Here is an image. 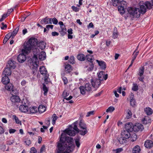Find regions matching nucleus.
Listing matches in <instances>:
<instances>
[{
    "label": "nucleus",
    "mask_w": 153,
    "mask_h": 153,
    "mask_svg": "<svg viewBox=\"0 0 153 153\" xmlns=\"http://www.w3.org/2000/svg\"><path fill=\"white\" fill-rule=\"evenodd\" d=\"M37 42V39L32 37L24 43L22 50V53L19 54L17 57L19 62L22 63L25 61L26 58L25 55H28L32 51L34 55V58L37 59L35 55L38 54L40 51L38 48H35Z\"/></svg>",
    "instance_id": "1"
},
{
    "label": "nucleus",
    "mask_w": 153,
    "mask_h": 153,
    "mask_svg": "<svg viewBox=\"0 0 153 153\" xmlns=\"http://www.w3.org/2000/svg\"><path fill=\"white\" fill-rule=\"evenodd\" d=\"M56 146V153H70L75 147L73 144L74 139L70 137H66L65 134L62 133Z\"/></svg>",
    "instance_id": "2"
},
{
    "label": "nucleus",
    "mask_w": 153,
    "mask_h": 153,
    "mask_svg": "<svg viewBox=\"0 0 153 153\" xmlns=\"http://www.w3.org/2000/svg\"><path fill=\"white\" fill-rule=\"evenodd\" d=\"M128 16L131 18H138L140 16L139 9L136 8L128 7L127 9Z\"/></svg>",
    "instance_id": "3"
},
{
    "label": "nucleus",
    "mask_w": 153,
    "mask_h": 153,
    "mask_svg": "<svg viewBox=\"0 0 153 153\" xmlns=\"http://www.w3.org/2000/svg\"><path fill=\"white\" fill-rule=\"evenodd\" d=\"M152 8L151 6V4L149 1L146 2L145 3H143L140 5L139 12L140 13L143 14L146 11L147 9H151Z\"/></svg>",
    "instance_id": "4"
},
{
    "label": "nucleus",
    "mask_w": 153,
    "mask_h": 153,
    "mask_svg": "<svg viewBox=\"0 0 153 153\" xmlns=\"http://www.w3.org/2000/svg\"><path fill=\"white\" fill-rule=\"evenodd\" d=\"M40 52V51H39ZM40 52L38 54L35 55V56L37 57V55L39 54V59L41 60H43L45 59L46 58V54L45 52L44 51H41L40 53ZM34 56L33 57V59H35V64L37 65V59H36L34 58Z\"/></svg>",
    "instance_id": "5"
},
{
    "label": "nucleus",
    "mask_w": 153,
    "mask_h": 153,
    "mask_svg": "<svg viewBox=\"0 0 153 153\" xmlns=\"http://www.w3.org/2000/svg\"><path fill=\"white\" fill-rule=\"evenodd\" d=\"M101 82L100 80L98 79H91V83L92 86L94 88H98L100 86Z\"/></svg>",
    "instance_id": "6"
},
{
    "label": "nucleus",
    "mask_w": 153,
    "mask_h": 153,
    "mask_svg": "<svg viewBox=\"0 0 153 153\" xmlns=\"http://www.w3.org/2000/svg\"><path fill=\"white\" fill-rule=\"evenodd\" d=\"M104 72L102 71H100L98 74L97 73L98 79L100 80L101 81H102L104 79L106 80L108 78V74H105Z\"/></svg>",
    "instance_id": "7"
},
{
    "label": "nucleus",
    "mask_w": 153,
    "mask_h": 153,
    "mask_svg": "<svg viewBox=\"0 0 153 153\" xmlns=\"http://www.w3.org/2000/svg\"><path fill=\"white\" fill-rule=\"evenodd\" d=\"M138 48V46H137V48L135 51L134 52L133 54H132V60L131 62V64L129 65L128 68L130 67L132 65L134 60L136 58L137 55L139 53V51L137 50Z\"/></svg>",
    "instance_id": "8"
},
{
    "label": "nucleus",
    "mask_w": 153,
    "mask_h": 153,
    "mask_svg": "<svg viewBox=\"0 0 153 153\" xmlns=\"http://www.w3.org/2000/svg\"><path fill=\"white\" fill-rule=\"evenodd\" d=\"M134 126L131 123H126L125 125V130L131 132L134 130Z\"/></svg>",
    "instance_id": "9"
},
{
    "label": "nucleus",
    "mask_w": 153,
    "mask_h": 153,
    "mask_svg": "<svg viewBox=\"0 0 153 153\" xmlns=\"http://www.w3.org/2000/svg\"><path fill=\"white\" fill-rule=\"evenodd\" d=\"M134 131H142L143 129V126L140 123L136 124L133 126Z\"/></svg>",
    "instance_id": "10"
},
{
    "label": "nucleus",
    "mask_w": 153,
    "mask_h": 153,
    "mask_svg": "<svg viewBox=\"0 0 153 153\" xmlns=\"http://www.w3.org/2000/svg\"><path fill=\"white\" fill-rule=\"evenodd\" d=\"M16 62L13 60L11 59L7 62V67H8L10 68L14 69L16 67Z\"/></svg>",
    "instance_id": "11"
},
{
    "label": "nucleus",
    "mask_w": 153,
    "mask_h": 153,
    "mask_svg": "<svg viewBox=\"0 0 153 153\" xmlns=\"http://www.w3.org/2000/svg\"><path fill=\"white\" fill-rule=\"evenodd\" d=\"M11 68L8 67H6L4 68V70L2 74V76L3 75H5L7 76H10L11 74Z\"/></svg>",
    "instance_id": "12"
},
{
    "label": "nucleus",
    "mask_w": 153,
    "mask_h": 153,
    "mask_svg": "<svg viewBox=\"0 0 153 153\" xmlns=\"http://www.w3.org/2000/svg\"><path fill=\"white\" fill-rule=\"evenodd\" d=\"M130 132L124 130L121 133V135L123 137V138L128 139L131 136Z\"/></svg>",
    "instance_id": "13"
},
{
    "label": "nucleus",
    "mask_w": 153,
    "mask_h": 153,
    "mask_svg": "<svg viewBox=\"0 0 153 153\" xmlns=\"http://www.w3.org/2000/svg\"><path fill=\"white\" fill-rule=\"evenodd\" d=\"M38 41H37V43H38ZM37 43L36 45H37ZM46 45V43L45 42H44V41H41L40 42L38 43V47H39V48L40 49H41V50H43L45 48ZM36 45H36L35 48H37L36 47Z\"/></svg>",
    "instance_id": "14"
},
{
    "label": "nucleus",
    "mask_w": 153,
    "mask_h": 153,
    "mask_svg": "<svg viewBox=\"0 0 153 153\" xmlns=\"http://www.w3.org/2000/svg\"><path fill=\"white\" fill-rule=\"evenodd\" d=\"M144 145L146 148H150L152 147L153 143L151 140H147L145 141Z\"/></svg>",
    "instance_id": "15"
},
{
    "label": "nucleus",
    "mask_w": 153,
    "mask_h": 153,
    "mask_svg": "<svg viewBox=\"0 0 153 153\" xmlns=\"http://www.w3.org/2000/svg\"><path fill=\"white\" fill-rule=\"evenodd\" d=\"M41 23L42 24H52V21H51V18H47V17H46L45 18L42 19L41 21Z\"/></svg>",
    "instance_id": "16"
},
{
    "label": "nucleus",
    "mask_w": 153,
    "mask_h": 153,
    "mask_svg": "<svg viewBox=\"0 0 153 153\" xmlns=\"http://www.w3.org/2000/svg\"><path fill=\"white\" fill-rule=\"evenodd\" d=\"M28 107L24 105H20L19 108V110L22 112L26 113L27 112L28 110Z\"/></svg>",
    "instance_id": "17"
},
{
    "label": "nucleus",
    "mask_w": 153,
    "mask_h": 153,
    "mask_svg": "<svg viewBox=\"0 0 153 153\" xmlns=\"http://www.w3.org/2000/svg\"><path fill=\"white\" fill-rule=\"evenodd\" d=\"M86 64L87 65L85 66V68H88L87 69V70L88 71H91L93 70L94 66L93 62H87Z\"/></svg>",
    "instance_id": "18"
},
{
    "label": "nucleus",
    "mask_w": 153,
    "mask_h": 153,
    "mask_svg": "<svg viewBox=\"0 0 153 153\" xmlns=\"http://www.w3.org/2000/svg\"><path fill=\"white\" fill-rule=\"evenodd\" d=\"M10 100L12 102H18L20 101V99L19 96L16 95H13L10 98Z\"/></svg>",
    "instance_id": "19"
},
{
    "label": "nucleus",
    "mask_w": 153,
    "mask_h": 153,
    "mask_svg": "<svg viewBox=\"0 0 153 153\" xmlns=\"http://www.w3.org/2000/svg\"><path fill=\"white\" fill-rule=\"evenodd\" d=\"M1 79V81L4 84H7L10 82V79L7 76L3 75Z\"/></svg>",
    "instance_id": "20"
},
{
    "label": "nucleus",
    "mask_w": 153,
    "mask_h": 153,
    "mask_svg": "<svg viewBox=\"0 0 153 153\" xmlns=\"http://www.w3.org/2000/svg\"><path fill=\"white\" fill-rule=\"evenodd\" d=\"M134 95L133 93L131 94L130 97L131 100L130 101V104L131 106L133 107H134L136 106V103L135 100L133 98Z\"/></svg>",
    "instance_id": "21"
},
{
    "label": "nucleus",
    "mask_w": 153,
    "mask_h": 153,
    "mask_svg": "<svg viewBox=\"0 0 153 153\" xmlns=\"http://www.w3.org/2000/svg\"><path fill=\"white\" fill-rule=\"evenodd\" d=\"M64 131L68 135L70 136H75L76 134L75 131L73 130L66 129Z\"/></svg>",
    "instance_id": "22"
},
{
    "label": "nucleus",
    "mask_w": 153,
    "mask_h": 153,
    "mask_svg": "<svg viewBox=\"0 0 153 153\" xmlns=\"http://www.w3.org/2000/svg\"><path fill=\"white\" fill-rule=\"evenodd\" d=\"M40 72L43 76L48 74L47 69L44 66H41L40 68Z\"/></svg>",
    "instance_id": "23"
},
{
    "label": "nucleus",
    "mask_w": 153,
    "mask_h": 153,
    "mask_svg": "<svg viewBox=\"0 0 153 153\" xmlns=\"http://www.w3.org/2000/svg\"><path fill=\"white\" fill-rule=\"evenodd\" d=\"M97 62L100 66L102 69H105L106 68L105 63V62L102 61H100L98 60H96Z\"/></svg>",
    "instance_id": "24"
},
{
    "label": "nucleus",
    "mask_w": 153,
    "mask_h": 153,
    "mask_svg": "<svg viewBox=\"0 0 153 153\" xmlns=\"http://www.w3.org/2000/svg\"><path fill=\"white\" fill-rule=\"evenodd\" d=\"M65 71L67 73H70L72 70L71 66L68 64L65 65Z\"/></svg>",
    "instance_id": "25"
},
{
    "label": "nucleus",
    "mask_w": 153,
    "mask_h": 153,
    "mask_svg": "<svg viewBox=\"0 0 153 153\" xmlns=\"http://www.w3.org/2000/svg\"><path fill=\"white\" fill-rule=\"evenodd\" d=\"M144 111L146 114L148 115H151L153 113L152 109L149 107H146L144 109Z\"/></svg>",
    "instance_id": "26"
},
{
    "label": "nucleus",
    "mask_w": 153,
    "mask_h": 153,
    "mask_svg": "<svg viewBox=\"0 0 153 153\" xmlns=\"http://www.w3.org/2000/svg\"><path fill=\"white\" fill-rule=\"evenodd\" d=\"M140 151V147L137 145L134 147L132 150L133 153H139Z\"/></svg>",
    "instance_id": "27"
},
{
    "label": "nucleus",
    "mask_w": 153,
    "mask_h": 153,
    "mask_svg": "<svg viewBox=\"0 0 153 153\" xmlns=\"http://www.w3.org/2000/svg\"><path fill=\"white\" fill-rule=\"evenodd\" d=\"M118 35V33L117 32V29L116 27H115L114 28V30L112 35V38L114 39L117 37Z\"/></svg>",
    "instance_id": "28"
},
{
    "label": "nucleus",
    "mask_w": 153,
    "mask_h": 153,
    "mask_svg": "<svg viewBox=\"0 0 153 153\" xmlns=\"http://www.w3.org/2000/svg\"><path fill=\"white\" fill-rule=\"evenodd\" d=\"M77 59L80 61H84L85 59V56L83 54H80L77 56Z\"/></svg>",
    "instance_id": "29"
},
{
    "label": "nucleus",
    "mask_w": 153,
    "mask_h": 153,
    "mask_svg": "<svg viewBox=\"0 0 153 153\" xmlns=\"http://www.w3.org/2000/svg\"><path fill=\"white\" fill-rule=\"evenodd\" d=\"M85 57V58L88 61V62H93V56L91 54H88L86 55Z\"/></svg>",
    "instance_id": "30"
},
{
    "label": "nucleus",
    "mask_w": 153,
    "mask_h": 153,
    "mask_svg": "<svg viewBox=\"0 0 153 153\" xmlns=\"http://www.w3.org/2000/svg\"><path fill=\"white\" fill-rule=\"evenodd\" d=\"M29 110L31 114H34L37 112L38 109L37 107L34 106L30 107Z\"/></svg>",
    "instance_id": "31"
},
{
    "label": "nucleus",
    "mask_w": 153,
    "mask_h": 153,
    "mask_svg": "<svg viewBox=\"0 0 153 153\" xmlns=\"http://www.w3.org/2000/svg\"><path fill=\"white\" fill-rule=\"evenodd\" d=\"M19 29V26H18L12 33H10L12 36V39L17 34Z\"/></svg>",
    "instance_id": "32"
},
{
    "label": "nucleus",
    "mask_w": 153,
    "mask_h": 153,
    "mask_svg": "<svg viewBox=\"0 0 153 153\" xmlns=\"http://www.w3.org/2000/svg\"><path fill=\"white\" fill-rule=\"evenodd\" d=\"M5 89L8 91H13V85L11 83L6 85L5 86Z\"/></svg>",
    "instance_id": "33"
},
{
    "label": "nucleus",
    "mask_w": 153,
    "mask_h": 153,
    "mask_svg": "<svg viewBox=\"0 0 153 153\" xmlns=\"http://www.w3.org/2000/svg\"><path fill=\"white\" fill-rule=\"evenodd\" d=\"M38 109L39 112L42 113L44 112L46 110L45 107L43 105H39Z\"/></svg>",
    "instance_id": "34"
},
{
    "label": "nucleus",
    "mask_w": 153,
    "mask_h": 153,
    "mask_svg": "<svg viewBox=\"0 0 153 153\" xmlns=\"http://www.w3.org/2000/svg\"><path fill=\"white\" fill-rule=\"evenodd\" d=\"M127 139L123 138V137L121 136V137L119 139L118 141L120 144H123L126 143Z\"/></svg>",
    "instance_id": "35"
},
{
    "label": "nucleus",
    "mask_w": 153,
    "mask_h": 153,
    "mask_svg": "<svg viewBox=\"0 0 153 153\" xmlns=\"http://www.w3.org/2000/svg\"><path fill=\"white\" fill-rule=\"evenodd\" d=\"M118 10L121 14H123L124 13L125 10L124 8V6H119L118 7Z\"/></svg>",
    "instance_id": "36"
},
{
    "label": "nucleus",
    "mask_w": 153,
    "mask_h": 153,
    "mask_svg": "<svg viewBox=\"0 0 153 153\" xmlns=\"http://www.w3.org/2000/svg\"><path fill=\"white\" fill-rule=\"evenodd\" d=\"M127 115H126V118L127 119H129L131 118L132 116V112L129 109H128L126 111Z\"/></svg>",
    "instance_id": "37"
},
{
    "label": "nucleus",
    "mask_w": 153,
    "mask_h": 153,
    "mask_svg": "<svg viewBox=\"0 0 153 153\" xmlns=\"http://www.w3.org/2000/svg\"><path fill=\"white\" fill-rule=\"evenodd\" d=\"M61 28V30L60 31V34H61L62 36H64L67 32L66 29L64 27V28H62V26H60Z\"/></svg>",
    "instance_id": "38"
},
{
    "label": "nucleus",
    "mask_w": 153,
    "mask_h": 153,
    "mask_svg": "<svg viewBox=\"0 0 153 153\" xmlns=\"http://www.w3.org/2000/svg\"><path fill=\"white\" fill-rule=\"evenodd\" d=\"M75 142L76 143V145L77 147L78 148H79L80 145V143H79L80 140V137L79 136H77L76 139H75Z\"/></svg>",
    "instance_id": "39"
},
{
    "label": "nucleus",
    "mask_w": 153,
    "mask_h": 153,
    "mask_svg": "<svg viewBox=\"0 0 153 153\" xmlns=\"http://www.w3.org/2000/svg\"><path fill=\"white\" fill-rule=\"evenodd\" d=\"M79 126L80 128L82 129H85L87 128L85 124L82 121H80L79 123Z\"/></svg>",
    "instance_id": "40"
},
{
    "label": "nucleus",
    "mask_w": 153,
    "mask_h": 153,
    "mask_svg": "<svg viewBox=\"0 0 153 153\" xmlns=\"http://www.w3.org/2000/svg\"><path fill=\"white\" fill-rule=\"evenodd\" d=\"M52 117L53 118V119L52 121V123L53 125H54L55 123L56 120L58 118V117L56 116V114H54L52 115Z\"/></svg>",
    "instance_id": "41"
},
{
    "label": "nucleus",
    "mask_w": 153,
    "mask_h": 153,
    "mask_svg": "<svg viewBox=\"0 0 153 153\" xmlns=\"http://www.w3.org/2000/svg\"><path fill=\"white\" fill-rule=\"evenodd\" d=\"M14 120L16 123L17 124H21V122L20 121L18 118L15 115H13L12 116Z\"/></svg>",
    "instance_id": "42"
},
{
    "label": "nucleus",
    "mask_w": 153,
    "mask_h": 153,
    "mask_svg": "<svg viewBox=\"0 0 153 153\" xmlns=\"http://www.w3.org/2000/svg\"><path fill=\"white\" fill-rule=\"evenodd\" d=\"M79 89L80 93L82 94H85V88L84 86H81L79 87Z\"/></svg>",
    "instance_id": "43"
},
{
    "label": "nucleus",
    "mask_w": 153,
    "mask_h": 153,
    "mask_svg": "<svg viewBox=\"0 0 153 153\" xmlns=\"http://www.w3.org/2000/svg\"><path fill=\"white\" fill-rule=\"evenodd\" d=\"M70 64H73L75 63L74 57L73 56H70L68 60Z\"/></svg>",
    "instance_id": "44"
},
{
    "label": "nucleus",
    "mask_w": 153,
    "mask_h": 153,
    "mask_svg": "<svg viewBox=\"0 0 153 153\" xmlns=\"http://www.w3.org/2000/svg\"><path fill=\"white\" fill-rule=\"evenodd\" d=\"M85 90L87 91H90L91 90V85L89 83H86L85 85Z\"/></svg>",
    "instance_id": "45"
},
{
    "label": "nucleus",
    "mask_w": 153,
    "mask_h": 153,
    "mask_svg": "<svg viewBox=\"0 0 153 153\" xmlns=\"http://www.w3.org/2000/svg\"><path fill=\"white\" fill-rule=\"evenodd\" d=\"M83 130H80L79 131L80 132V134L82 135H84L86 134L88 132L87 128L85 129H82Z\"/></svg>",
    "instance_id": "46"
},
{
    "label": "nucleus",
    "mask_w": 153,
    "mask_h": 153,
    "mask_svg": "<svg viewBox=\"0 0 153 153\" xmlns=\"http://www.w3.org/2000/svg\"><path fill=\"white\" fill-rule=\"evenodd\" d=\"M115 109L114 107L110 106L106 110V112L107 113L112 112Z\"/></svg>",
    "instance_id": "47"
},
{
    "label": "nucleus",
    "mask_w": 153,
    "mask_h": 153,
    "mask_svg": "<svg viewBox=\"0 0 153 153\" xmlns=\"http://www.w3.org/2000/svg\"><path fill=\"white\" fill-rule=\"evenodd\" d=\"M113 5L114 6L118 5L121 0H112Z\"/></svg>",
    "instance_id": "48"
},
{
    "label": "nucleus",
    "mask_w": 153,
    "mask_h": 153,
    "mask_svg": "<svg viewBox=\"0 0 153 153\" xmlns=\"http://www.w3.org/2000/svg\"><path fill=\"white\" fill-rule=\"evenodd\" d=\"M144 68L143 67H141L139 70V75L140 76H142L144 72Z\"/></svg>",
    "instance_id": "49"
},
{
    "label": "nucleus",
    "mask_w": 153,
    "mask_h": 153,
    "mask_svg": "<svg viewBox=\"0 0 153 153\" xmlns=\"http://www.w3.org/2000/svg\"><path fill=\"white\" fill-rule=\"evenodd\" d=\"M24 142L27 146H29L31 144L30 140L28 138H27L25 139Z\"/></svg>",
    "instance_id": "50"
},
{
    "label": "nucleus",
    "mask_w": 153,
    "mask_h": 153,
    "mask_svg": "<svg viewBox=\"0 0 153 153\" xmlns=\"http://www.w3.org/2000/svg\"><path fill=\"white\" fill-rule=\"evenodd\" d=\"M73 126V129L77 132H79V129L77 127L76 123H74L72 125Z\"/></svg>",
    "instance_id": "51"
},
{
    "label": "nucleus",
    "mask_w": 153,
    "mask_h": 153,
    "mask_svg": "<svg viewBox=\"0 0 153 153\" xmlns=\"http://www.w3.org/2000/svg\"><path fill=\"white\" fill-rule=\"evenodd\" d=\"M132 90L134 91H136L138 90V86L136 84H134Z\"/></svg>",
    "instance_id": "52"
},
{
    "label": "nucleus",
    "mask_w": 153,
    "mask_h": 153,
    "mask_svg": "<svg viewBox=\"0 0 153 153\" xmlns=\"http://www.w3.org/2000/svg\"><path fill=\"white\" fill-rule=\"evenodd\" d=\"M42 88L44 92V94L45 95V94L47 93L48 91V89L44 84L43 85Z\"/></svg>",
    "instance_id": "53"
},
{
    "label": "nucleus",
    "mask_w": 153,
    "mask_h": 153,
    "mask_svg": "<svg viewBox=\"0 0 153 153\" xmlns=\"http://www.w3.org/2000/svg\"><path fill=\"white\" fill-rule=\"evenodd\" d=\"M44 81L46 84L48 83V76L49 75L47 74L44 76Z\"/></svg>",
    "instance_id": "54"
},
{
    "label": "nucleus",
    "mask_w": 153,
    "mask_h": 153,
    "mask_svg": "<svg viewBox=\"0 0 153 153\" xmlns=\"http://www.w3.org/2000/svg\"><path fill=\"white\" fill-rule=\"evenodd\" d=\"M113 151H115V153H120L123 151V149L121 148H120L117 149L116 150H114Z\"/></svg>",
    "instance_id": "55"
},
{
    "label": "nucleus",
    "mask_w": 153,
    "mask_h": 153,
    "mask_svg": "<svg viewBox=\"0 0 153 153\" xmlns=\"http://www.w3.org/2000/svg\"><path fill=\"white\" fill-rule=\"evenodd\" d=\"M94 114V111H91L88 112L86 115V117H88L91 115H93Z\"/></svg>",
    "instance_id": "56"
},
{
    "label": "nucleus",
    "mask_w": 153,
    "mask_h": 153,
    "mask_svg": "<svg viewBox=\"0 0 153 153\" xmlns=\"http://www.w3.org/2000/svg\"><path fill=\"white\" fill-rule=\"evenodd\" d=\"M71 8L75 12H78L79 10V8L74 6H72L71 7Z\"/></svg>",
    "instance_id": "57"
},
{
    "label": "nucleus",
    "mask_w": 153,
    "mask_h": 153,
    "mask_svg": "<svg viewBox=\"0 0 153 153\" xmlns=\"http://www.w3.org/2000/svg\"><path fill=\"white\" fill-rule=\"evenodd\" d=\"M36 150L35 148L33 147L30 149V153H36Z\"/></svg>",
    "instance_id": "58"
},
{
    "label": "nucleus",
    "mask_w": 153,
    "mask_h": 153,
    "mask_svg": "<svg viewBox=\"0 0 153 153\" xmlns=\"http://www.w3.org/2000/svg\"><path fill=\"white\" fill-rule=\"evenodd\" d=\"M51 21L52 22L53 24L55 25L57 24L58 22L57 19L56 18L51 19Z\"/></svg>",
    "instance_id": "59"
},
{
    "label": "nucleus",
    "mask_w": 153,
    "mask_h": 153,
    "mask_svg": "<svg viewBox=\"0 0 153 153\" xmlns=\"http://www.w3.org/2000/svg\"><path fill=\"white\" fill-rule=\"evenodd\" d=\"M2 26L1 27V29L4 30L7 28V25L6 24H4L3 22H2L1 24Z\"/></svg>",
    "instance_id": "60"
},
{
    "label": "nucleus",
    "mask_w": 153,
    "mask_h": 153,
    "mask_svg": "<svg viewBox=\"0 0 153 153\" xmlns=\"http://www.w3.org/2000/svg\"><path fill=\"white\" fill-rule=\"evenodd\" d=\"M5 37H6V38L8 39H9L11 37L12 38V36H11V33H9L8 34H6L5 36Z\"/></svg>",
    "instance_id": "61"
},
{
    "label": "nucleus",
    "mask_w": 153,
    "mask_h": 153,
    "mask_svg": "<svg viewBox=\"0 0 153 153\" xmlns=\"http://www.w3.org/2000/svg\"><path fill=\"white\" fill-rule=\"evenodd\" d=\"M126 2L125 1H123V0H121L119 4H121V6H124L125 5H126Z\"/></svg>",
    "instance_id": "62"
},
{
    "label": "nucleus",
    "mask_w": 153,
    "mask_h": 153,
    "mask_svg": "<svg viewBox=\"0 0 153 153\" xmlns=\"http://www.w3.org/2000/svg\"><path fill=\"white\" fill-rule=\"evenodd\" d=\"M88 28H93L94 27V25L92 22H90L87 26Z\"/></svg>",
    "instance_id": "63"
},
{
    "label": "nucleus",
    "mask_w": 153,
    "mask_h": 153,
    "mask_svg": "<svg viewBox=\"0 0 153 153\" xmlns=\"http://www.w3.org/2000/svg\"><path fill=\"white\" fill-rule=\"evenodd\" d=\"M51 34L53 36H58L59 33H58L55 31L52 32Z\"/></svg>",
    "instance_id": "64"
}]
</instances>
